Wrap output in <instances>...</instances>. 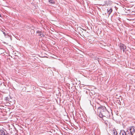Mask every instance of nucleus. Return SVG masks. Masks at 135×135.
<instances>
[{
	"label": "nucleus",
	"mask_w": 135,
	"mask_h": 135,
	"mask_svg": "<svg viewBox=\"0 0 135 135\" xmlns=\"http://www.w3.org/2000/svg\"><path fill=\"white\" fill-rule=\"evenodd\" d=\"M38 36H40L41 37H44L45 36L44 34L43 33H40L39 35Z\"/></svg>",
	"instance_id": "obj_8"
},
{
	"label": "nucleus",
	"mask_w": 135,
	"mask_h": 135,
	"mask_svg": "<svg viewBox=\"0 0 135 135\" xmlns=\"http://www.w3.org/2000/svg\"><path fill=\"white\" fill-rule=\"evenodd\" d=\"M129 131L130 133L132 134H133L135 132V127L134 126H132L129 127Z\"/></svg>",
	"instance_id": "obj_2"
},
{
	"label": "nucleus",
	"mask_w": 135,
	"mask_h": 135,
	"mask_svg": "<svg viewBox=\"0 0 135 135\" xmlns=\"http://www.w3.org/2000/svg\"><path fill=\"white\" fill-rule=\"evenodd\" d=\"M129 132L128 131H127L126 132L124 130H122L120 131V135H127V134L128 133H129Z\"/></svg>",
	"instance_id": "obj_3"
},
{
	"label": "nucleus",
	"mask_w": 135,
	"mask_h": 135,
	"mask_svg": "<svg viewBox=\"0 0 135 135\" xmlns=\"http://www.w3.org/2000/svg\"><path fill=\"white\" fill-rule=\"evenodd\" d=\"M122 45L123 46V52H124L125 50L126 49V46L124 44H122Z\"/></svg>",
	"instance_id": "obj_9"
},
{
	"label": "nucleus",
	"mask_w": 135,
	"mask_h": 135,
	"mask_svg": "<svg viewBox=\"0 0 135 135\" xmlns=\"http://www.w3.org/2000/svg\"><path fill=\"white\" fill-rule=\"evenodd\" d=\"M6 99V100H8V99Z\"/></svg>",
	"instance_id": "obj_14"
},
{
	"label": "nucleus",
	"mask_w": 135,
	"mask_h": 135,
	"mask_svg": "<svg viewBox=\"0 0 135 135\" xmlns=\"http://www.w3.org/2000/svg\"><path fill=\"white\" fill-rule=\"evenodd\" d=\"M119 47H120V49H121V50L123 49V46L122 45V44H121L120 45V46Z\"/></svg>",
	"instance_id": "obj_10"
},
{
	"label": "nucleus",
	"mask_w": 135,
	"mask_h": 135,
	"mask_svg": "<svg viewBox=\"0 0 135 135\" xmlns=\"http://www.w3.org/2000/svg\"><path fill=\"white\" fill-rule=\"evenodd\" d=\"M128 134H129L128 135H133V134H131V133L129 134V133H128Z\"/></svg>",
	"instance_id": "obj_13"
},
{
	"label": "nucleus",
	"mask_w": 135,
	"mask_h": 135,
	"mask_svg": "<svg viewBox=\"0 0 135 135\" xmlns=\"http://www.w3.org/2000/svg\"><path fill=\"white\" fill-rule=\"evenodd\" d=\"M41 32H42L41 31H37V33L39 34L40 33H41Z\"/></svg>",
	"instance_id": "obj_11"
},
{
	"label": "nucleus",
	"mask_w": 135,
	"mask_h": 135,
	"mask_svg": "<svg viewBox=\"0 0 135 135\" xmlns=\"http://www.w3.org/2000/svg\"><path fill=\"white\" fill-rule=\"evenodd\" d=\"M112 133L114 135H117V134L116 130L115 129H113L112 131Z\"/></svg>",
	"instance_id": "obj_5"
},
{
	"label": "nucleus",
	"mask_w": 135,
	"mask_h": 135,
	"mask_svg": "<svg viewBox=\"0 0 135 135\" xmlns=\"http://www.w3.org/2000/svg\"><path fill=\"white\" fill-rule=\"evenodd\" d=\"M107 112H108L105 109L104 110H101L99 113L100 117L102 118L103 116H105L106 113H107Z\"/></svg>",
	"instance_id": "obj_1"
},
{
	"label": "nucleus",
	"mask_w": 135,
	"mask_h": 135,
	"mask_svg": "<svg viewBox=\"0 0 135 135\" xmlns=\"http://www.w3.org/2000/svg\"><path fill=\"white\" fill-rule=\"evenodd\" d=\"M8 133H6L3 130H0V135H7Z\"/></svg>",
	"instance_id": "obj_4"
},
{
	"label": "nucleus",
	"mask_w": 135,
	"mask_h": 135,
	"mask_svg": "<svg viewBox=\"0 0 135 135\" xmlns=\"http://www.w3.org/2000/svg\"><path fill=\"white\" fill-rule=\"evenodd\" d=\"M0 17H1V15L0 14Z\"/></svg>",
	"instance_id": "obj_15"
},
{
	"label": "nucleus",
	"mask_w": 135,
	"mask_h": 135,
	"mask_svg": "<svg viewBox=\"0 0 135 135\" xmlns=\"http://www.w3.org/2000/svg\"><path fill=\"white\" fill-rule=\"evenodd\" d=\"M107 11L109 13V15H110V14L112 12V9L111 8H110V9H107Z\"/></svg>",
	"instance_id": "obj_6"
},
{
	"label": "nucleus",
	"mask_w": 135,
	"mask_h": 135,
	"mask_svg": "<svg viewBox=\"0 0 135 135\" xmlns=\"http://www.w3.org/2000/svg\"><path fill=\"white\" fill-rule=\"evenodd\" d=\"M2 32H3V33L4 34V35L5 36L6 35V34L4 32H3V31H2Z\"/></svg>",
	"instance_id": "obj_12"
},
{
	"label": "nucleus",
	"mask_w": 135,
	"mask_h": 135,
	"mask_svg": "<svg viewBox=\"0 0 135 135\" xmlns=\"http://www.w3.org/2000/svg\"><path fill=\"white\" fill-rule=\"evenodd\" d=\"M49 2L51 4H55V2L53 0H48Z\"/></svg>",
	"instance_id": "obj_7"
}]
</instances>
